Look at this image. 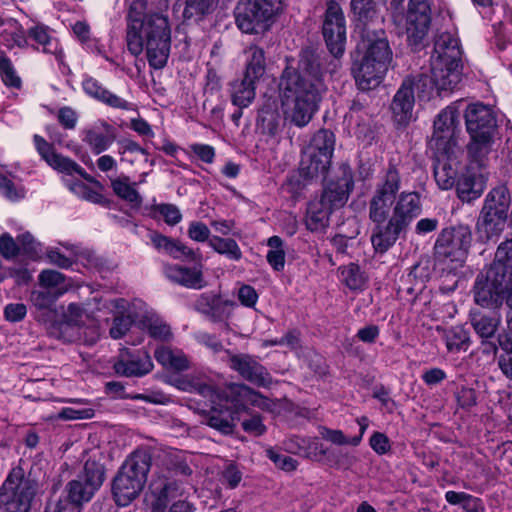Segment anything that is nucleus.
Wrapping results in <instances>:
<instances>
[{
	"label": "nucleus",
	"mask_w": 512,
	"mask_h": 512,
	"mask_svg": "<svg viewBox=\"0 0 512 512\" xmlns=\"http://www.w3.org/2000/svg\"><path fill=\"white\" fill-rule=\"evenodd\" d=\"M300 63V72L291 69L283 72L279 89L284 121L302 128L318 110L326 88L317 58L312 55L302 58Z\"/></svg>",
	"instance_id": "obj_1"
},
{
	"label": "nucleus",
	"mask_w": 512,
	"mask_h": 512,
	"mask_svg": "<svg viewBox=\"0 0 512 512\" xmlns=\"http://www.w3.org/2000/svg\"><path fill=\"white\" fill-rule=\"evenodd\" d=\"M146 10L144 0H134L127 14L126 42L128 51L140 55L144 48L151 68L163 69L170 55L171 29L168 19L160 14L143 18Z\"/></svg>",
	"instance_id": "obj_2"
},
{
	"label": "nucleus",
	"mask_w": 512,
	"mask_h": 512,
	"mask_svg": "<svg viewBox=\"0 0 512 512\" xmlns=\"http://www.w3.org/2000/svg\"><path fill=\"white\" fill-rule=\"evenodd\" d=\"M401 189V176L392 166L376 184L369 200V218L376 225L372 230L371 242L376 252L385 253L406 231L400 224L389 218L395 195Z\"/></svg>",
	"instance_id": "obj_3"
},
{
	"label": "nucleus",
	"mask_w": 512,
	"mask_h": 512,
	"mask_svg": "<svg viewBox=\"0 0 512 512\" xmlns=\"http://www.w3.org/2000/svg\"><path fill=\"white\" fill-rule=\"evenodd\" d=\"M248 406L271 411L274 403L245 384H232L222 397V401L216 400V403H211L206 424L223 434H231L240 419V413L247 411Z\"/></svg>",
	"instance_id": "obj_4"
},
{
	"label": "nucleus",
	"mask_w": 512,
	"mask_h": 512,
	"mask_svg": "<svg viewBox=\"0 0 512 512\" xmlns=\"http://www.w3.org/2000/svg\"><path fill=\"white\" fill-rule=\"evenodd\" d=\"M461 51L458 39L448 33L441 34L435 42L434 54L431 58V78L422 76L419 78L417 87L430 86L428 92L422 91V98H430L432 89L437 94L453 90L461 80L460 71Z\"/></svg>",
	"instance_id": "obj_5"
},
{
	"label": "nucleus",
	"mask_w": 512,
	"mask_h": 512,
	"mask_svg": "<svg viewBox=\"0 0 512 512\" xmlns=\"http://www.w3.org/2000/svg\"><path fill=\"white\" fill-rule=\"evenodd\" d=\"M151 467V456L145 450L132 453L114 478L112 492L119 506H127L141 493Z\"/></svg>",
	"instance_id": "obj_6"
},
{
	"label": "nucleus",
	"mask_w": 512,
	"mask_h": 512,
	"mask_svg": "<svg viewBox=\"0 0 512 512\" xmlns=\"http://www.w3.org/2000/svg\"><path fill=\"white\" fill-rule=\"evenodd\" d=\"M40 490V483L30 471L13 469L0 488V512H30Z\"/></svg>",
	"instance_id": "obj_7"
},
{
	"label": "nucleus",
	"mask_w": 512,
	"mask_h": 512,
	"mask_svg": "<svg viewBox=\"0 0 512 512\" xmlns=\"http://www.w3.org/2000/svg\"><path fill=\"white\" fill-rule=\"evenodd\" d=\"M146 502L148 512L192 511V505L186 500L184 484L166 475H157L151 480Z\"/></svg>",
	"instance_id": "obj_8"
},
{
	"label": "nucleus",
	"mask_w": 512,
	"mask_h": 512,
	"mask_svg": "<svg viewBox=\"0 0 512 512\" xmlns=\"http://www.w3.org/2000/svg\"><path fill=\"white\" fill-rule=\"evenodd\" d=\"M281 10V0H241L235 11L236 24L244 33L266 31Z\"/></svg>",
	"instance_id": "obj_9"
},
{
	"label": "nucleus",
	"mask_w": 512,
	"mask_h": 512,
	"mask_svg": "<svg viewBox=\"0 0 512 512\" xmlns=\"http://www.w3.org/2000/svg\"><path fill=\"white\" fill-rule=\"evenodd\" d=\"M459 111L457 105L443 109L434 121L433 134L429 140V149L433 155L454 156L458 151L457 132Z\"/></svg>",
	"instance_id": "obj_10"
},
{
	"label": "nucleus",
	"mask_w": 512,
	"mask_h": 512,
	"mask_svg": "<svg viewBox=\"0 0 512 512\" xmlns=\"http://www.w3.org/2000/svg\"><path fill=\"white\" fill-rule=\"evenodd\" d=\"M472 233L468 226L458 225L445 229L435 243V254L439 261H463L471 246Z\"/></svg>",
	"instance_id": "obj_11"
},
{
	"label": "nucleus",
	"mask_w": 512,
	"mask_h": 512,
	"mask_svg": "<svg viewBox=\"0 0 512 512\" xmlns=\"http://www.w3.org/2000/svg\"><path fill=\"white\" fill-rule=\"evenodd\" d=\"M506 300L512 308V277L506 274H495L489 270L485 283L477 282L475 286V301L483 307H496Z\"/></svg>",
	"instance_id": "obj_12"
},
{
	"label": "nucleus",
	"mask_w": 512,
	"mask_h": 512,
	"mask_svg": "<svg viewBox=\"0 0 512 512\" xmlns=\"http://www.w3.org/2000/svg\"><path fill=\"white\" fill-rule=\"evenodd\" d=\"M322 32L329 52L335 59L341 57L346 44V20L342 8L334 0L327 2Z\"/></svg>",
	"instance_id": "obj_13"
},
{
	"label": "nucleus",
	"mask_w": 512,
	"mask_h": 512,
	"mask_svg": "<svg viewBox=\"0 0 512 512\" xmlns=\"http://www.w3.org/2000/svg\"><path fill=\"white\" fill-rule=\"evenodd\" d=\"M431 23L429 0H410L405 16V31L409 41L417 45L428 33Z\"/></svg>",
	"instance_id": "obj_14"
},
{
	"label": "nucleus",
	"mask_w": 512,
	"mask_h": 512,
	"mask_svg": "<svg viewBox=\"0 0 512 512\" xmlns=\"http://www.w3.org/2000/svg\"><path fill=\"white\" fill-rule=\"evenodd\" d=\"M359 49L363 51V57L389 65L392 60V51L389 46L385 31L379 27H365L361 29V41Z\"/></svg>",
	"instance_id": "obj_15"
},
{
	"label": "nucleus",
	"mask_w": 512,
	"mask_h": 512,
	"mask_svg": "<svg viewBox=\"0 0 512 512\" xmlns=\"http://www.w3.org/2000/svg\"><path fill=\"white\" fill-rule=\"evenodd\" d=\"M154 365L150 355L142 350L122 348L113 363L116 374L124 377H142L150 373Z\"/></svg>",
	"instance_id": "obj_16"
},
{
	"label": "nucleus",
	"mask_w": 512,
	"mask_h": 512,
	"mask_svg": "<svg viewBox=\"0 0 512 512\" xmlns=\"http://www.w3.org/2000/svg\"><path fill=\"white\" fill-rule=\"evenodd\" d=\"M464 118L470 135H494L497 120L490 106L480 102L471 103L465 109Z\"/></svg>",
	"instance_id": "obj_17"
},
{
	"label": "nucleus",
	"mask_w": 512,
	"mask_h": 512,
	"mask_svg": "<svg viewBox=\"0 0 512 512\" xmlns=\"http://www.w3.org/2000/svg\"><path fill=\"white\" fill-rule=\"evenodd\" d=\"M33 140L35 147L42 159H44L46 163L54 170L67 175L76 173L84 179L91 180L90 176L79 164L68 157L56 153L53 146L49 144L43 137L34 135Z\"/></svg>",
	"instance_id": "obj_18"
},
{
	"label": "nucleus",
	"mask_w": 512,
	"mask_h": 512,
	"mask_svg": "<svg viewBox=\"0 0 512 512\" xmlns=\"http://www.w3.org/2000/svg\"><path fill=\"white\" fill-rule=\"evenodd\" d=\"M340 176L336 183H331L323 192L319 201L327 205L332 211L341 208L348 200L354 189L352 170L349 165L342 164L339 168Z\"/></svg>",
	"instance_id": "obj_19"
},
{
	"label": "nucleus",
	"mask_w": 512,
	"mask_h": 512,
	"mask_svg": "<svg viewBox=\"0 0 512 512\" xmlns=\"http://www.w3.org/2000/svg\"><path fill=\"white\" fill-rule=\"evenodd\" d=\"M229 364L245 380L256 386L268 387L272 383V377L267 369L250 355H231Z\"/></svg>",
	"instance_id": "obj_20"
},
{
	"label": "nucleus",
	"mask_w": 512,
	"mask_h": 512,
	"mask_svg": "<svg viewBox=\"0 0 512 512\" xmlns=\"http://www.w3.org/2000/svg\"><path fill=\"white\" fill-rule=\"evenodd\" d=\"M391 211L389 218L407 230L411 222L422 212L420 195L412 191H404L399 195L397 193Z\"/></svg>",
	"instance_id": "obj_21"
},
{
	"label": "nucleus",
	"mask_w": 512,
	"mask_h": 512,
	"mask_svg": "<svg viewBox=\"0 0 512 512\" xmlns=\"http://www.w3.org/2000/svg\"><path fill=\"white\" fill-rule=\"evenodd\" d=\"M388 66L381 61L378 62L364 57L359 62L356 61L352 71L359 89L370 90L376 88L386 74Z\"/></svg>",
	"instance_id": "obj_22"
},
{
	"label": "nucleus",
	"mask_w": 512,
	"mask_h": 512,
	"mask_svg": "<svg viewBox=\"0 0 512 512\" xmlns=\"http://www.w3.org/2000/svg\"><path fill=\"white\" fill-rule=\"evenodd\" d=\"M63 295V291L58 292L43 290H33L30 294L32 305L39 311L36 316L37 321L42 322L49 330L50 334H56V323L52 322L57 316V312L52 308L55 301Z\"/></svg>",
	"instance_id": "obj_23"
},
{
	"label": "nucleus",
	"mask_w": 512,
	"mask_h": 512,
	"mask_svg": "<svg viewBox=\"0 0 512 512\" xmlns=\"http://www.w3.org/2000/svg\"><path fill=\"white\" fill-rule=\"evenodd\" d=\"M82 135V141L88 145L94 154L106 151L116 138L114 128L104 121L86 128Z\"/></svg>",
	"instance_id": "obj_24"
},
{
	"label": "nucleus",
	"mask_w": 512,
	"mask_h": 512,
	"mask_svg": "<svg viewBox=\"0 0 512 512\" xmlns=\"http://www.w3.org/2000/svg\"><path fill=\"white\" fill-rule=\"evenodd\" d=\"M414 102L413 82L406 79L396 92L391 104V110L397 123L407 124L412 119Z\"/></svg>",
	"instance_id": "obj_25"
},
{
	"label": "nucleus",
	"mask_w": 512,
	"mask_h": 512,
	"mask_svg": "<svg viewBox=\"0 0 512 512\" xmlns=\"http://www.w3.org/2000/svg\"><path fill=\"white\" fill-rule=\"evenodd\" d=\"M331 161L327 157H319V155L305 150L300 162L298 173L292 174L288 178L287 184L292 185L294 181L298 182L297 176L304 179H314L319 176H324L330 167Z\"/></svg>",
	"instance_id": "obj_26"
},
{
	"label": "nucleus",
	"mask_w": 512,
	"mask_h": 512,
	"mask_svg": "<svg viewBox=\"0 0 512 512\" xmlns=\"http://www.w3.org/2000/svg\"><path fill=\"white\" fill-rule=\"evenodd\" d=\"M82 87L88 96L104 103L107 106L122 110L130 109L131 104L127 100L105 88L93 77H85L82 82Z\"/></svg>",
	"instance_id": "obj_27"
},
{
	"label": "nucleus",
	"mask_w": 512,
	"mask_h": 512,
	"mask_svg": "<svg viewBox=\"0 0 512 512\" xmlns=\"http://www.w3.org/2000/svg\"><path fill=\"white\" fill-rule=\"evenodd\" d=\"M506 222V216L480 211L475 227L478 240L486 243L497 239L504 231Z\"/></svg>",
	"instance_id": "obj_28"
},
{
	"label": "nucleus",
	"mask_w": 512,
	"mask_h": 512,
	"mask_svg": "<svg viewBox=\"0 0 512 512\" xmlns=\"http://www.w3.org/2000/svg\"><path fill=\"white\" fill-rule=\"evenodd\" d=\"M234 303L214 294L201 295L195 306L200 312L209 315L214 321H222L229 317Z\"/></svg>",
	"instance_id": "obj_29"
},
{
	"label": "nucleus",
	"mask_w": 512,
	"mask_h": 512,
	"mask_svg": "<svg viewBox=\"0 0 512 512\" xmlns=\"http://www.w3.org/2000/svg\"><path fill=\"white\" fill-rule=\"evenodd\" d=\"M487 183V177L482 173L466 172L457 181L456 190L458 197L465 202H471L479 198Z\"/></svg>",
	"instance_id": "obj_30"
},
{
	"label": "nucleus",
	"mask_w": 512,
	"mask_h": 512,
	"mask_svg": "<svg viewBox=\"0 0 512 512\" xmlns=\"http://www.w3.org/2000/svg\"><path fill=\"white\" fill-rule=\"evenodd\" d=\"M165 275L170 280L192 289H201L205 286L202 272L198 268H187L179 265L165 266Z\"/></svg>",
	"instance_id": "obj_31"
},
{
	"label": "nucleus",
	"mask_w": 512,
	"mask_h": 512,
	"mask_svg": "<svg viewBox=\"0 0 512 512\" xmlns=\"http://www.w3.org/2000/svg\"><path fill=\"white\" fill-rule=\"evenodd\" d=\"M511 205V196L505 185H499L491 189L484 200L481 211L508 216Z\"/></svg>",
	"instance_id": "obj_32"
},
{
	"label": "nucleus",
	"mask_w": 512,
	"mask_h": 512,
	"mask_svg": "<svg viewBox=\"0 0 512 512\" xmlns=\"http://www.w3.org/2000/svg\"><path fill=\"white\" fill-rule=\"evenodd\" d=\"M154 357L167 370L183 371L189 368L187 356L179 349L161 345L155 349Z\"/></svg>",
	"instance_id": "obj_33"
},
{
	"label": "nucleus",
	"mask_w": 512,
	"mask_h": 512,
	"mask_svg": "<svg viewBox=\"0 0 512 512\" xmlns=\"http://www.w3.org/2000/svg\"><path fill=\"white\" fill-rule=\"evenodd\" d=\"M128 302L123 298H117L110 301V307L118 314L115 316L110 328V336L114 339L122 338L131 328L134 320L131 315H124Z\"/></svg>",
	"instance_id": "obj_34"
},
{
	"label": "nucleus",
	"mask_w": 512,
	"mask_h": 512,
	"mask_svg": "<svg viewBox=\"0 0 512 512\" xmlns=\"http://www.w3.org/2000/svg\"><path fill=\"white\" fill-rule=\"evenodd\" d=\"M256 80L244 76L231 83L232 103L240 108L248 107L255 98Z\"/></svg>",
	"instance_id": "obj_35"
},
{
	"label": "nucleus",
	"mask_w": 512,
	"mask_h": 512,
	"mask_svg": "<svg viewBox=\"0 0 512 512\" xmlns=\"http://www.w3.org/2000/svg\"><path fill=\"white\" fill-rule=\"evenodd\" d=\"M332 210L319 200L312 201L307 209L306 227L312 232L323 231L329 224Z\"/></svg>",
	"instance_id": "obj_36"
},
{
	"label": "nucleus",
	"mask_w": 512,
	"mask_h": 512,
	"mask_svg": "<svg viewBox=\"0 0 512 512\" xmlns=\"http://www.w3.org/2000/svg\"><path fill=\"white\" fill-rule=\"evenodd\" d=\"M351 10L363 24L362 28L380 27L382 18L378 16L373 0H351Z\"/></svg>",
	"instance_id": "obj_37"
},
{
	"label": "nucleus",
	"mask_w": 512,
	"mask_h": 512,
	"mask_svg": "<svg viewBox=\"0 0 512 512\" xmlns=\"http://www.w3.org/2000/svg\"><path fill=\"white\" fill-rule=\"evenodd\" d=\"M28 35L37 43L38 50L53 54L57 59L62 57V49L59 47L58 40L50 35L46 27L35 26L29 30Z\"/></svg>",
	"instance_id": "obj_38"
},
{
	"label": "nucleus",
	"mask_w": 512,
	"mask_h": 512,
	"mask_svg": "<svg viewBox=\"0 0 512 512\" xmlns=\"http://www.w3.org/2000/svg\"><path fill=\"white\" fill-rule=\"evenodd\" d=\"M140 324L154 339L167 341L172 337L170 326L154 312L145 313L140 320Z\"/></svg>",
	"instance_id": "obj_39"
},
{
	"label": "nucleus",
	"mask_w": 512,
	"mask_h": 512,
	"mask_svg": "<svg viewBox=\"0 0 512 512\" xmlns=\"http://www.w3.org/2000/svg\"><path fill=\"white\" fill-rule=\"evenodd\" d=\"M445 500L450 505H458L464 512H485L486 507L481 498L466 492L447 491Z\"/></svg>",
	"instance_id": "obj_40"
},
{
	"label": "nucleus",
	"mask_w": 512,
	"mask_h": 512,
	"mask_svg": "<svg viewBox=\"0 0 512 512\" xmlns=\"http://www.w3.org/2000/svg\"><path fill=\"white\" fill-rule=\"evenodd\" d=\"M335 137L334 134L329 130H319L312 137L310 144L305 149L307 151L313 152L319 157L323 158L324 156L331 161L333 151H334Z\"/></svg>",
	"instance_id": "obj_41"
},
{
	"label": "nucleus",
	"mask_w": 512,
	"mask_h": 512,
	"mask_svg": "<svg viewBox=\"0 0 512 512\" xmlns=\"http://www.w3.org/2000/svg\"><path fill=\"white\" fill-rule=\"evenodd\" d=\"M259 120L261 121L262 127L270 134L277 133L280 128L281 118L275 99L268 98L265 100L259 110Z\"/></svg>",
	"instance_id": "obj_42"
},
{
	"label": "nucleus",
	"mask_w": 512,
	"mask_h": 512,
	"mask_svg": "<svg viewBox=\"0 0 512 512\" xmlns=\"http://www.w3.org/2000/svg\"><path fill=\"white\" fill-rule=\"evenodd\" d=\"M490 270L498 275L506 274L512 277V237L498 246Z\"/></svg>",
	"instance_id": "obj_43"
},
{
	"label": "nucleus",
	"mask_w": 512,
	"mask_h": 512,
	"mask_svg": "<svg viewBox=\"0 0 512 512\" xmlns=\"http://www.w3.org/2000/svg\"><path fill=\"white\" fill-rule=\"evenodd\" d=\"M471 142L468 145V153L470 157L478 164L479 167L485 165V158L491 151L493 135H470Z\"/></svg>",
	"instance_id": "obj_44"
},
{
	"label": "nucleus",
	"mask_w": 512,
	"mask_h": 512,
	"mask_svg": "<svg viewBox=\"0 0 512 512\" xmlns=\"http://www.w3.org/2000/svg\"><path fill=\"white\" fill-rule=\"evenodd\" d=\"M247 64L244 76L258 81L265 72V55L263 49L251 46L247 50Z\"/></svg>",
	"instance_id": "obj_45"
},
{
	"label": "nucleus",
	"mask_w": 512,
	"mask_h": 512,
	"mask_svg": "<svg viewBox=\"0 0 512 512\" xmlns=\"http://www.w3.org/2000/svg\"><path fill=\"white\" fill-rule=\"evenodd\" d=\"M66 491L67 498L81 507L83 503L89 502L92 499L97 490L79 477L67 484Z\"/></svg>",
	"instance_id": "obj_46"
},
{
	"label": "nucleus",
	"mask_w": 512,
	"mask_h": 512,
	"mask_svg": "<svg viewBox=\"0 0 512 512\" xmlns=\"http://www.w3.org/2000/svg\"><path fill=\"white\" fill-rule=\"evenodd\" d=\"M82 316V309L74 303L68 305L67 310L63 314L62 320L53 319L52 322L56 323V334H52L57 338L66 339V334L69 329L77 325Z\"/></svg>",
	"instance_id": "obj_47"
},
{
	"label": "nucleus",
	"mask_w": 512,
	"mask_h": 512,
	"mask_svg": "<svg viewBox=\"0 0 512 512\" xmlns=\"http://www.w3.org/2000/svg\"><path fill=\"white\" fill-rule=\"evenodd\" d=\"M436 163L434 165V176L438 186L447 190L455 183V171L446 163V160L451 159L452 156H438L434 155Z\"/></svg>",
	"instance_id": "obj_48"
},
{
	"label": "nucleus",
	"mask_w": 512,
	"mask_h": 512,
	"mask_svg": "<svg viewBox=\"0 0 512 512\" xmlns=\"http://www.w3.org/2000/svg\"><path fill=\"white\" fill-rule=\"evenodd\" d=\"M208 244L215 252L225 255L231 260L238 261L242 257L240 247L234 239L213 236L209 239Z\"/></svg>",
	"instance_id": "obj_49"
},
{
	"label": "nucleus",
	"mask_w": 512,
	"mask_h": 512,
	"mask_svg": "<svg viewBox=\"0 0 512 512\" xmlns=\"http://www.w3.org/2000/svg\"><path fill=\"white\" fill-rule=\"evenodd\" d=\"M135 185L136 183L131 184L129 182L127 176L119 177L111 181L112 189L118 197L130 203L141 204L142 198L135 189Z\"/></svg>",
	"instance_id": "obj_50"
},
{
	"label": "nucleus",
	"mask_w": 512,
	"mask_h": 512,
	"mask_svg": "<svg viewBox=\"0 0 512 512\" xmlns=\"http://www.w3.org/2000/svg\"><path fill=\"white\" fill-rule=\"evenodd\" d=\"M270 248L266 259L275 271H282L285 266V250L283 248V240L279 236H272L267 240Z\"/></svg>",
	"instance_id": "obj_51"
},
{
	"label": "nucleus",
	"mask_w": 512,
	"mask_h": 512,
	"mask_svg": "<svg viewBox=\"0 0 512 512\" xmlns=\"http://www.w3.org/2000/svg\"><path fill=\"white\" fill-rule=\"evenodd\" d=\"M446 347L450 352L466 350L469 335L462 326H454L444 332Z\"/></svg>",
	"instance_id": "obj_52"
},
{
	"label": "nucleus",
	"mask_w": 512,
	"mask_h": 512,
	"mask_svg": "<svg viewBox=\"0 0 512 512\" xmlns=\"http://www.w3.org/2000/svg\"><path fill=\"white\" fill-rule=\"evenodd\" d=\"M342 282L351 290L362 289L366 283V277L359 265L350 263L340 268Z\"/></svg>",
	"instance_id": "obj_53"
},
{
	"label": "nucleus",
	"mask_w": 512,
	"mask_h": 512,
	"mask_svg": "<svg viewBox=\"0 0 512 512\" xmlns=\"http://www.w3.org/2000/svg\"><path fill=\"white\" fill-rule=\"evenodd\" d=\"M39 286L49 291L58 292L63 291V294L67 291L65 285V275L51 269L41 271L38 276Z\"/></svg>",
	"instance_id": "obj_54"
},
{
	"label": "nucleus",
	"mask_w": 512,
	"mask_h": 512,
	"mask_svg": "<svg viewBox=\"0 0 512 512\" xmlns=\"http://www.w3.org/2000/svg\"><path fill=\"white\" fill-rule=\"evenodd\" d=\"M218 0H186L183 15L186 19H200L204 15L211 13Z\"/></svg>",
	"instance_id": "obj_55"
},
{
	"label": "nucleus",
	"mask_w": 512,
	"mask_h": 512,
	"mask_svg": "<svg viewBox=\"0 0 512 512\" xmlns=\"http://www.w3.org/2000/svg\"><path fill=\"white\" fill-rule=\"evenodd\" d=\"M79 477L95 490H98L105 479L104 466L99 462L87 460L84 466V472Z\"/></svg>",
	"instance_id": "obj_56"
},
{
	"label": "nucleus",
	"mask_w": 512,
	"mask_h": 512,
	"mask_svg": "<svg viewBox=\"0 0 512 512\" xmlns=\"http://www.w3.org/2000/svg\"><path fill=\"white\" fill-rule=\"evenodd\" d=\"M476 333L482 338H491L497 331L499 319L485 315H474L471 319Z\"/></svg>",
	"instance_id": "obj_57"
},
{
	"label": "nucleus",
	"mask_w": 512,
	"mask_h": 512,
	"mask_svg": "<svg viewBox=\"0 0 512 512\" xmlns=\"http://www.w3.org/2000/svg\"><path fill=\"white\" fill-rule=\"evenodd\" d=\"M194 393L206 398L210 403H216V400L222 401L225 394L220 393L212 380L204 376H197Z\"/></svg>",
	"instance_id": "obj_58"
},
{
	"label": "nucleus",
	"mask_w": 512,
	"mask_h": 512,
	"mask_svg": "<svg viewBox=\"0 0 512 512\" xmlns=\"http://www.w3.org/2000/svg\"><path fill=\"white\" fill-rule=\"evenodd\" d=\"M320 435L323 439L330 441L335 445H352L358 446L361 442V436L348 438L341 430H333L326 427L320 429Z\"/></svg>",
	"instance_id": "obj_59"
},
{
	"label": "nucleus",
	"mask_w": 512,
	"mask_h": 512,
	"mask_svg": "<svg viewBox=\"0 0 512 512\" xmlns=\"http://www.w3.org/2000/svg\"><path fill=\"white\" fill-rule=\"evenodd\" d=\"M0 193L10 201H17L25 196L22 185L4 175H0Z\"/></svg>",
	"instance_id": "obj_60"
},
{
	"label": "nucleus",
	"mask_w": 512,
	"mask_h": 512,
	"mask_svg": "<svg viewBox=\"0 0 512 512\" xmlns=\"http://www.w3.org/2000/svg\"><path fill=\"white\" fill-rule=\"evenodd\" d=\"M0 74L3 82L7 86L19 87L21 84L20 78L17 76L11 61L3 52H0Z\"/></svg>",
	"instance_id": "obj_61"
},
{
	"label": "nucleus",
	"mask_w": 512,
	"mask_h": 512,
	"mask_svg": "<svg viewBox=\"0 0 512 512\" xmlns=\"http://www.w3.org/2000/svg\"><path fill=\"white\" fill-rule=\"evenodd\" d=\"M266 455L278 468L284 471H294L298 466L297 460L293 457L279 453L272 448L266 450Z\"/></svg>",
	"instance_id": "obj_62"
},
{
	"label": "nucleus",
	"mask_w": 512,
	"mask_h": 512,
	"mask_svg": "<svg viewBox=\"0 0 512 512\" xmlns=\"http://www.w3.org/2000/svg\"><path fill=\"white\" fill-rule=\"evenodd\" d=\"M66 185L68 188L76 194L78 197L97 202L100 198V195L94 191H92L87 185H85L80 180H66Z\"/></svg>",
	"instance_id": "obj_63"
},
{
	"label": "nucleus",
	"mask_w": 512,
	"mask_h": 512,
	"mask_svg": "<svg viewBox=\"0 0 512 512\" xmlns=\"http://www.w3.org/2000/svg\"><path fill=\"white\" fill-rule=\"evenodd\" d=\"M21 252L18 241L16 242L8 233L0 237V254L5 259H12Z\"/></svg>",
	"instance_id": "obj_64"
}]
</instances>
